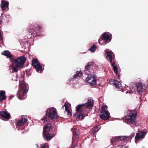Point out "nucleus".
Returning a JSON list of instances; mask_svg holds the SVG:
<instances>
[{
    "label": "nucleus",
    "instance_id": "obj_3",
    "mask_svg": "<svg viewBox=\"0 0 148 148\" xmlns=\"http://www.w3.org/2000/svg\"><path fill=\"white\" fill-rule=\"evenodd\" d=\"M105 51L106 52L105 56L106 58L108 60L110 61L114 72L116 74H117L118 73L117 66L116 64L114 63L115 60L113 53L111 51H108L107 49L105 50Z\"/></svg>",
    "mask_w": 148,
    "mask_h": 148
},
{
    "label": "nucleus",
    "instance_id": "obj_29",
    "mask_svg": "<svg viewBox=\"0 0 148 148\" xmlns=\"http://www.w3.org/2000/svg\"><path fill=\"white\" fill-rule=\"evenodd\" d=\"M119 148H127L126 146L125 145H120L119 146Z\"/></svg>",
    "mask_w": 148,
    "mask_h": 148
},
{
    "label": "nucleus",
    "instance_id": "obj_22",
    "mask_svg": "<svg viewBox=\"0 0 148 148\" xmlns=\"http://www.w3.org/2000/svg\"><path fill=\"white\" fill-rule=\"evenodd\" d=\"M71 130L73 131V139H74V138H76V137H74L75 135L76 136H77L79 134V130L78 129H76L75 128H72Z\"/></svg>",
    "mask_w": 148,
    "mask_h": 148
},
{
    "label": "nucleus",
    "instance_id": "obj_13",
    "mask_svg": "<svg viewBox=\"0 0 148 148\" xmlns=\"http://www.w3.org/2000/svg\"><path fill=\"white\" fill-rule=\"evenodd\" d=\"M107 107V106H103L101 107V114L100 115V117L105 120H107L110 118L109 112L105 109V108H106Z\"/></svg>",
    "mask_w": 148,
    "mask_h": 148
},
{
    "label": "nucleus",
    "instance_id": "obj_15",
    "mask_svg": "<svg viewBox=\"0 0 148 148\" xmlns=\"http://www.w3.org/2000/svg\"><path fill=\"white\" fill-rule=\"evenodd\" d=\"M111 84L114 85L115 86L116 88L118 89H120L119 90H123V87L121 83L118 81L113 80L111 81Z\"/></svg>",
    "mask_w": 148,
    "mask_h": 148
},
{
    "label": "nucleus",
    "instance_id": "obj_28",
    "mask_svg": "<svg viewBox=\"0 0 148 148\" xmlns=\"http://www.w3.org/2000/svg\"><path fill=\"white\" fill-rule=\"evenodd\" d=\"M119 139H111V142L112 143V144L113 145H115L116 143H115L117 142L118 141H119Z\"/></svg>",
    "mask_w": 148,
    "mask_h": 148
},
{
    "label": "nucleus",
    "instance_id": "obj_38",
    "mask_svg": "<svg viewBox=\"0 0 148 148\" xmlns=\"http://www.w3.org/2000/svg\"><path fill=\"white\" fill-rule=\"evenodd\" d=\"M21 82V81L20 80H19V82Z\"/></svg>",
    "mask_w": 148,
    "mask_h": 148
},
{
    "label": "nucleus",
    "instance_id": "obj_32",
    "mask_svg": "<svg viewBox=\"0 0 148 148\" xmlns=\"http://www.w3.org/2000/svg\"><path fill=\"white\" fill-rule=\"evenodd\" d=\"M36 28L38 30H39L41 29V27L40 26H38Z\"/></svg>",
    "mask_w": 148,
    "mask_h": 148
},
{
    "label": "nucleus",
    "instance_id": "obj_6",
    "mask_svg": "<svg viewBox=\"0 0 148 148\" xmlns=\"http://www.w3.org/2000/svg\"><path fill=\"white\" fill-rule=\"evenodd\" d=\"M146 88V86L144 85H143L140 82L137 83L136 85L134 86L131 87L130 89V90H127L125 93H131L134 92H143Z\"/></svg>",
    "mask_w": 148,
    "mask_h": 148
},
{
    "label": "nucleus",
    "instance_id": "obj_7",
    "mask_svg": "<svg viewBox=\"0 0 148 148\" xmlns=\"http://www.w3.org/2000/svg\"><path fill=\"white\" fill-rule=\"evenodd\" d=\"M102 36L103 39H99V43L100 45H104L110 41L112 35L110 33L106 32L102 35Z\"/></svg>",
    "mask_w": 148,
    "mask_h": 148
},
{
    "label": "nucleus",
    "instance_id": "obj_37",
    "mask_svg": "<svg viewBox=\"0 0 148 148\" xmlns=\"http://www.w3.org/2000/svg\"><path fill=\"white\" fill-rule=\"evenodd\" d=\"M147 83H148V80H147Z\"/></svg>",
    "mask_w": 148,
    "mask_h": 148
},
{
    "label": "nucleus",
    "instance_id": "obj_26",
    "mask_svg": "<svg viewBox=\"0 0 148 148\" xmlns=\"http://www.w3.org/2000/svg\"><path fill=\"white\" fill-rule=\"evenodd\" d=\"M100 127L99 126L96 127L93 129V135H94L96 132H97L99 130Z\"/></svg>",
    "mask_w": 148,
    "mask_h": 148
},
{
    "label": "nucleus",
    "instance_id": "obj_9",
    "mask_svg": "<svg viewBox=\"0 0 148 148\" xmlns=\"http://www.w3.org/2000/svg\"><path fill=\"white\" fill-rule=\"evenodd\" d=\"M51 128V125L49 123L47 124L43 128V135L44 138L46 139H50L52 138L54 135L53 134H50L49 133L47 132L49 131Z\"/></svg>",
    "mask_w": 148,
    "mask_h": 148
},
{
    "label": "nucleus",
    "instance_id": "obj_24",
    "mask_svg": "<svg viewBox=\"0 0 148 148\" xmlns=\"http://www.w3.org/2000/svg\"><path fill=\"white\" fill-rule=\"evenodd\" d=\"M77 139H72L71 147L72 148H75L77 145Z\"/></svg>",
    "mask_w": 148,
    "mask_h": 148
},
{
    "label": "nucleus",
    "instance_id": "obj_19",
    "mask_svg": "<svg viewBox=\"0 0 148 148\" xmlns=\"http://www.w3.org/2000/svg\"><path fill=\"white\" fill-rule=\"evenodd\" d=\"M0 115L2 117L6 119H9L10 117V114L5 111H2L0 112Z\"/></svg>",
    "mask_w": 148,
    "mask_h": 148
},
{
    "label": "nucleus",
    "instance_id": "obj_35",
    "mask_svg": "<svg viewBox=\"0 0 148 148\" xmlns=\"http://www.w3.org/2000/svg\"><path fill=\"white\" fill-rule=\"evenodd\" d=\"M121 140H125V139H120Z\"/></svg>",
    "mask_w": 148,
    "mask_h": 148
},
{
    "label": "nucleus",
    "instance_id": "obj_25",
    "mask_svg": "<svg viewBox=\"0 0 148 148\" xmlns=\"http://www.w3.org/2000/svg\"><path fill=\"white\" fill-rule=\"evenodd\" d=\"M97 48V47L96 45L94 44L89 49V50L92 53L94 52Z\"/></svg>",
    "mask_w": 148,
    "mask_h": 148
},
{
    "label": "nucleus",
    "instance_id": "obj_14",
    "mask_svg": "<svg viewBox=\"0 0 148 148\" xmlns=\"http://www.w3.org/2000/svg\"><path fill=\"white\" fill-rule=\"evenodd\" d=\"M82 72L80 71H77L76 72V74L74 75L73 78H71L70 80V82L71 83H75L76 81H77L78 77H80L82 75Z\"/></svg>",
    "mask_w": 148,
    "mask_h": 148
},
{
    "label": "nucleus",
    "instance_id": "obj_2",
    "mask_svg": "<svg viewBox=\"0 0 148 148\" xmlns=\"http://www.w3.org/2000/svg\"><path fill=\"white\" fill-rule=\"evenodd\" d=\"M94 103L92 100L89 99L87 103L82 104L78 105L76 107V112L74 115V117L77 120H81L84 118V115L83 113L82 109L87 108L88 109L91 108L93 106Z\"/></svg>",
    "mask_w": 148,
    "mask_h": 148
},
{
    "label": "nucleus",
    "instance_id": "obj_34",
    "mask_svg": "<svg viewBox=\"0 0 148 148\" xmlns=\"http://www.w3.org/2000/svg\"><path fill=\"white\" fill-rule=\"evenodd\" d=\"M1 22H2V21L0 19V24L1 23Z\"/></svg>",
    "mask_w": 148,
    "mask_h": 148
},
{
    "label": "nucleus",
    "instance_id": "obj_23",
    "mask_svg": "<svg viewBox=\"0 0 148 148\" xmlns=\"http://www.w3.org/2000/svg\"><path fill=\"white\" fill-rule=\"evenodd\" d=\"M64 106L65 107V110L67 112V114L69 116L71 115V114L69 111V107L67 106L66 103L64 104Z\"/></svg>",
    "mask_w": 148,
    "mask_h": 148
},
{
    "label": "nucleus",
    "instance_id": "obj_20",
    "mask_svg": "<svg viewBox=\"0 0 148 148\" xmlns=\"http://www.w3.org/2000/svg\"><path fill=\"white\" fill-rule=\"evenodd\" d=\"M5 93V91L4 90H1L0 91V101L6 99V96Z\"/></svg>",
    "mask_w": 148,
    "mask_h": 148
},
{
    "label": "nucleus",
    "instance_id": "obj_4",
    "mask_svg": "<svg viewBox=\"0 0 148 148\" xmlns=\"http://www.w3.org/2000/svg\"><path fill=\"white\" fill-rule=\"evenodd\" d=\"M28 89V87L27 85L22 82L17 94L18 98L20 99H25L27 97L26 94Z\"/></svg>",
    "mask_w": 148,
    "mask_h": 148
},
{
    "label": "nucleus",
    "instance_id": "obj_21",
    "mask_svg": "<svg viewBox=\"0 0 148 148\" xmlns=\"http://www.w3.org/2000/svg\"><path fill=\"white\" fill-rule=\"evenodd\" d=\"M91 64V63L90 62H89L87 64V65L85 66V69L84 71V72L88 75H89L90 73V68Z\"/></svg>",
    "mask_w": 148,
    "mask_h": 148
},
{
    "label": "nucleus",
    "instance_id": "obj_33",
    "mask_svg": "<svg viewBox=\"0 0 148 148\" xmlns=\"http://www.w3.org/2000/svg\"><path fill=\"white\" fill-rule=\"evenodd\" d=\"M139 140V139H135V142L136 143H137V141Z\"/></svg>",
    "mask_w": 148,
    "mask_h": 148
},
{
    "label": "nucleus",
    "instance_id": "obj_16",
    "mask_svg": "<svg viewBox=\"0 0 148 148\" xmlns=\"http://www.w3.org/2000/svg\"><path fill=\"white\" fill-rule=\"evenodd\" d=\"M147 133L146 130H143L136 133L135 139H143L145 138V136L146 135Z\"/></svg>",
    "mask_w": 148,
    "mask_h": 148
},
{
    "label": "nucleus",
    "instance_id": "obj_11",
    "mask_svg": "<svg viewBox=\"0 0 148 148\" xmlns=\"http://www.w3.org/2000/svg\"><path fill=\"white\" fill-rule=\"evenodd\" d=\"M136 115L137 113H132L129 114L128 116H126L127 123H129L131 125H136L135 119Z\"/></svg>",
    "mask_w": 148,
    "mask_h": 148
},
{
    "label": "nucleus",
    "instance_id": "obj_27",
    "mask_svg": "<svg viewBox=\"0 0 148 148\" xmlns=\"http://www.w3.org/2000/svg\"><path fill=\"white\" fill-rule=\"evenodd\" d=\"M18 75L16 74H15L12 75V79L14 80H17Z\"/></svg>",
    "mask_w": 148,
    "mask_h": 148
},
{
    "label": "nucleus",
    "instance_id": "obj_36",
    "mask_svg": "<svg viewBox=\"0 0 148 148\" xmlns=\"http://www.w3.org/2000/svg\"><path fill=\"white\" fill-rule=\"evenodd\" d=\"M47 140H50L51 139H47Z\"/></svg>",
    "mask_w": 148,
    "mask_h": 148
},
{
    "label": "nucleus",
    "instance_id": "obj_12",
    "mask_svg": "<svg viewBox=\"0 0 148 148\" xmlns=\"http://www.w3.org/2000/svg\"><path fill=\"white\" fill-rule=\"evenodd\" d=\"M32 64L36 71L38 72L40 71V73L42 71L43 69L42 68V66L41 65L38 60L36 59H33L32 61Z\"/></svg>",
    "mask_w": 148,
    "mask_h": 148
},
{
    "label": "nucleus",
    "instance_id": "obj_30",
    "mask_svg": "<svg viewBox=\"0 0 148 148\" xmlns=\"http://www.w3.org/2000/svg\"><path fill=\"white\" fill-rule=\"evenodd\" d=\"M3 38L1 35V33L0 32V42L1 43L2 42Z\"/></svg>",
    "mask_w": 148,
    "mask_h": 148
},
{
    "label": "nucleus",
    "instance_id": "obj_18",
    "mask_svg": "<svg viewBox=\"0 0 148 148\" xmlns=\"http://www.w3.org/2000/svg\"><path fill=\"white\" fill-rule=\"evenodd\" d=\"M134 134H132L129 136H118L114 137L112 138V139H125V138H127L129 139H132V138L134 136Z\"/></svg>",
    "mask_w": 148,
    "mask_h": 148
},
{
    "label": "nucleus",
    "instance_id": "obj_8",
    "mask_svg": "<svg viewBox=\"0 0 148 148\" xmlns=\"http://www.w3.org/2000/svg\"><path fill=\"white\" fill-rule=\"evenodd\" d=\"M27 117L24 116L19 120H17L16 125L18 130L23 129L24 128V124L27 122Z\"/></svg>",
    "mask_w": 148,
    "mask_h": 148
},
{
    "label": "nucleus",
    "instance_id": "obj_31",
    "mask_svg": "<svg viewBox=\"0 0 148 148\" xmlns=\"http://www.w3.org/2000/svg\"><path fill=\"white\" fill-rule=\"evenodd\" d=\"M34 29L32 28L30 29L29 30V32L32 33L34 32Z\"/></svg>",
    "mask_w": 148,
    "mask_h": 148
},
{
    "label": "nucleus",
    "instance_id": "obj_1",
    "mask_svg": "<svg viewBox=\"0 0 148 148\" xmlns=\"http://www.w3.org/2000/svg\"><path fill=\"white\" fill-rule=\"evenodd\" d=\"M1 54L10 58L12 64L10 66L9 68L12 72H17L20 68L22 67L24 65L26 60L23 56H20L17 59H14V56L8 50L4 51L1 53Z\"/></svg>",
    "mask_w": 148,
    "mask_h": 148
},
{
    "label": "nucleus",
    "instance_id": "obj_10",
    "mask_svg": "<svg viewBox=\"0 0 148 148\" xmlns=\"http://www.w3.org/2000/svg\"><path fill=\"white\" fill-rule=\"evenodd\" d=\"M86 81L90 86H95L97 82L96 75L95 74L88 76L86 77Z\"/></svg>",
    "mask_w": 148,
    "mask_h": 148
},
{
    "label": "nucleus",
    "instance_id": "obj_17",
    "mask_svg": "<svg viewBox=\"0 0 148 148\" xmlns=\"http://www.w3.org/2000/svg\"><path fill=\"white\" fill-rule=\"evenodd\" d=\"M8 3L4 0H2L1 4V6L3 10H7L8 8Z\"/></svg>",
    "mask_w": 148,
    "mask_h": 148
},
{
    "label": "nucleus",
    "instance_id": "obj_5",
    "mask_svg": "<svg viewBox=\"0 0 148 148\" xmlns=\"http://www.w3.org/2000/svg\"><path fill=\"white\" fill-rule=\"evenodd\" d=\"M46 116L43 119L44 121H47V118L54 120L58 117L57 112L56 109L53 107L48 108L46 111Z\"/></svg>",
    "mask_w": 148,
    "mask_h": 148
}]
</instances>
